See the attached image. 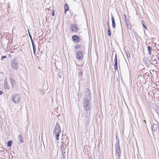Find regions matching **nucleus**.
<instances>
[{
	"instance_id": "obj_1",
	"label": "nucleus",
	"mask_w": 159,
	"mask_h": 159,
	"mask_svg": "<svg viewBox=\"0 0 159 159\" xmlns=\"http://www.w3.org/2000/svg\"><path fill=\"white\" fill-rule=\"evenodd\" d=\"M90 100L91 99L88 98H85L83 100V107L85 111H89L91 108Z\"/></svg>"
},
{
	"instance_id": "obj_2",
	"label": "nucleus",
	"mask_w": 159,
	"mask_h": 159,
	"mask_svg": "<svg viewBox=\"0 0 159 159\" xmlns=\"http://www.w3.org/2000/svg\"><path fill=\"white\" fill-rule=\"evenodd\" d=\"M61 131L59 125L57 124L55 127L53 134L55 135V138L57 140H59V137Z\"/></svg>"
},
{
	"instance_id": "obj_3",
	"label": "nucleus",
	"mask_w": 159,
	"mask_h": 159,
	"mask_svg": "<svg viewBox=\"0 0 159 159\" xmlns=\"http://www.w3.org/2000/svg\"><path fill=\"white\" fill-rule=\"evenodd\" d=\"M11 100L15 104H18L20 102L21 96L18 94L14 93L11 95Z\"/></svg>"
},
{
	"instance_id": "obj_4",
	"label": "nucleus",
	"mask_w": 159,
	"mask_h": 159,
	"mask_svg": "<svg viewBox=\"0 0 159 159\" xmlns=\"http://www.w3.org/2000/svg\"><path fill=\"white\" fill-rule=\"evenodd\" d=\"M11 64L12 68L14 70L18 69L19 65V61L18 59L15 57L11 62Z\"/></svg>"
},
{
	"instance_id": "obj_5",
	"label": "nucleus",
	"mask_w": 159,
	"mask_h": 159,
	"mask_svg": "<svg viewBox=\"0 0 159 159\" xmlns=\"http://www.w3.org/2000/svg\"><path fill=\"white\" fill-rule=\"evenodd\" d=\"M81 120L84 122L85 126L87 127L89 122V118L86 116H81Z\"/></svg>"
},
{
	"instance_id": "obj_6",
	"label": "nucleus",
	"mask_w": 159,
	"mask_h": 159,
	"mask_svg": "<svg viewBox=\"0 0 159 159\" xmlns=\"http://www.w3.org/2000/svg\"><path fill=\"white\" fill-rule=\"evenodd\" d=\"M116 153L117 154V156H118V158H119L120 157V156L121 154V152L119 146V140H118V142L116 143Z\"/></svg>"
},
{
	"instance_id": "obj_7",
	"label": "nucleus",
	"mask_w": 159,
	"mask_h": 159,
	"mask_svg": "<svg viewBox=\"0 0 159 159\" xmlns=\"http://www.w3.org/2000/svg\"><path fill=\"white\" fill-rule=\"evenodd\" d=\"M76 57L78 60H80L83 59L84 55L83 51H79L76 53Z\"/></svg>"
},
{
	"instance_id": "obj_8",
	"label": "nucleus",
	"mask_w": 159,
	"mask_h": 159,
	"mask_svg": "<svg viewBox=\"0 0 159 159\" xmlns=\"http://www.w3.org/2000/svg\"><path fill=\"white\" fill-rule=\"evenodd\" d=\"M73 40L76 43H79L81 41V39L80 37L77 35H74L72 37Z\"/></svg>"
},
{
	"instance_id": "obj_9",
	"label": "nucleus",
	"mask_w": 159,
	"mask_h": 159,
	"mask_svg": "<svg viewBox=\"0 0 159 159\" xmlns=\"http://www.w3.org/2000/svg\"><path fill=\"white\" fill-rule=\"evenodd\" d=\"M85 98H88L91 99V94L89 89L88 88H87L85 90Z\"/></svg>"
},
{
	"instance_id": "obj_10",
	"label": "nucleus",
	"mask_w": 159,
	"mask_h": 159,
	"mask_svg": "<svg viewBox=\"0 0 159 159\" xmlns=\"http://www.w3.org/2000/svg\"><path fill=\"white\" fill-rule=\"evenodd\" d=\"M70 30L73 32H76L78 31L79 29L77 25H75L70 26Z\"/></svg>"
},
{
	"instance_id": "obj_11",
	"label": "nucleus",
	"mask_w": 159,
	"mask_h": 159,
	"mask_svg": "<svg viewBox=\"0 0 159 159\" xmlns=\"http://www.w3.org/2000/svg\"><path fill=\"white\" fill-rule=\"evenodd\" d=\"M23 136H22L21 134H20L19 135L17 138V141L18 142V143L19 144H20L22 143H23L24 141L23 139Z\"/></svg>"
},
{
	"instance_id": "obj_12",
	"label": "nucleus",
	"mask_w": 159,
	"mask_h": 159,
	"mask_svg": "<svg viewBox=\"0 0 159 159\" xmlns=\"http://www.w3.org/2000/svg\"><path fill=\"white\" fill-rule=\"evenodd\" d=\"M115 64L114 65V68L115 70L116 71L117 70H118V65H117V58L116 56V54L115 57V59L114 60Z\"/></svg>"
},
{
	"instance_id": "obj_13",
	"label": "nucleus",
	"mask_w": 159,
	"mask_h": 159,
	"mask_svg": "<svg viewBox=\"0 0 159 159\" xmlns=\"http://www.w3.org/2000/svg\"><path fill=\"white\" fill-rule=\"evenodd\" d=\"M158 128V125L157 124H153L152 127V131L154 132L156 131Z\"/></svg>"
},
{
	"instance_id": "obj_14",
	"label": "nucleus",
	"mask_w": 159,
	"mask_h": 159,
	"mask_svg": "<svg viewBox=\"0 0 159 159\" xmlns=\"http://www.w3.org/2000/svg\"><path fill=\"white\" fill-rule=\"evenodd\" d=\"M111 16H112L111 17V21H112V27L113 29H115L116 28V23H115V22L114 17V16H112V14L111 15Z\"/></svg>"
},
{
	"instance_id": "obj_15",
	"label": "nucleus",
	"mask_w": 159,
	"mask_h": 159,
	"mask_svg": "<svg viewBox=\"0 0 159 159\" xmlns=\"http://www.w3.org/2000/svg\"><path fill=\"white\" fill-rule=\"evenodd\" d=\"M124 16L125 17V20L126 21V25H127V28L129 29H131V26L130 24V22L128 21L127 19L126 18V16L125 15H124Z\"/></svg>"
},
{
	"instance_id": "obj_16",
	"label": "nucleus",
	"mask_w": 159,
	"mask_h": 159,
	"mask_svg": "<svg viewBox=\"0 0 159 159\" xmlns=\"http://www.w3.org/2000/svg\"><path fill=\"white\" fill-rule=\"evenodd\" d=\"M9 79L12 86V87L13 88L15 84V81L11 78H10Z\"/></svg>"
},
{
	"instance_id": "obj_17",
	"label": "nucleus",
	"mask_w": 159,
	"mask_h": 159,
	"mask_svg": "<svg viewBox=\"0 0 159 159\" xmlns=\"http://www.w3.org/2000/svg\"><path fill=\"white\" fill-rule=\"evenodd\" d=\"M4 88L5 89L7 90H8L9 89V87L6 80H5L4 81Z\"/></svg>"
},
{
	"instance_id": "obj_18",
	"label": "nucleus",
	"mask_w": 159,
	"mask_h": 159,
	"mask_svg": "<svg viewBox=\"0 0 159 159\" xmlns=\"http://www.w3.org/2000/svg\"><path fill=\"white\" fill-rule=\"evenodd\" d=\"M65 13L66 14V12L69 9V7L67 4H65L64 5Z\"/></svg>"
},
{
	"instance_id": "obj_19",
	"label": "nucleus",
	"mask_w": 159,
	"mask_h": 159,
	"mask_svg": "<svg viewBox=\"0 0 159 159\" xmlns=\"http://www.w3.org/2000/svg\"><path fill=\"white\" fill-rule=\"evenodd\" d=\"M107 25H108V35L109 36H111V31L109 28V25L108 22H107Z\"/></svg>"
},
{
	"instance_id": "obj_20",
	"label": "nucleus",
	"mask_w": 159,
	"mask_h": 159,
	"mask_svg": "<svg viewBox=\"0 0 159 159\" xmlns=\"http://www.w3.org/2000/svg\"><path fill=\"white\" fill-rule=\"evenodd\" d=\"M148 53H149V55H151V51L152 50V48L151 47L148 46Z\"/></svg>"
},
{
	"instance_id": "obj_21",
	"label": "nucleus",
	"mask_w": 159,
	"mask_h": 159,
	"mask_svg": "<svg viewBox=\"0 0 159 159\" xmlns=\"http://www.w3.org/2000/svg\"><path fill=\"white\" fill-rule=\"evenodd\" d=\"M32 45L33 46V49L34 53V54H35L36 51V48H35V45L34 43H33Z\"/></svg>"
},
{
	"instance_id": "obj_22",
	"label": "nucleus",
	"mask_w": 159,
	"mask_h": 159,
	"mask_svg": "<svg viewBox=\"0 0 159 159\" xmlns=\"http://www.w3.org/2000/svg\"><path fill=\"white\" fill-rule=\"evenodd\" d=\"M12 142L11 141H9L7 143V146L9 147H11V145Z\"/></svg>"
},
{
	"instance_id": "obj_23",
	"label": "nucleus",
	"mask_w": 159,
	"mask_h": 159,
	"mask_svg": "<svg viewBox=\"0 0 159 159\" xmlns=\"http://www.w3.org/2000/svg\"><path fill=\"white\" fill-rule=\"evenodd\" d=\"M144 21H142V24L143 26V27H144V28L146 29V30H147V26H146V25L144 24Z\"/></svg>"
},
{
	"instance_id": "obj_24",
	"label": "nucleus",
	"mask_w": 159,
	"mask_h": 159,
	"mask_svg": "<svg viewBox=\"0 0 159 159\" xmlns=\"http://www.w3.org/2000/svg\"><path fill=\"white\" fill-rule=\"evenodd\" d=\"M126 54L127 57H129L130 58V53H129V51H127V52H126Z\"/></svg>"
},
{
	"instance_id": "obj_25",
	"label": "nucleus",
	"mask_w": 159,
	"mask_h": 159,
	"mask_svg": "<svg viewBox=\"0 0 159 159\" xmlns=\"http://www.w3.org/2000/svg\"><path fill=\"white\" fill-rule=\"evenodd\" d=\"M83 74V72L82 71H80L79 73V75L80 76H82V75Z\"/></svg>"
},
{
	"instance_id": "obj_26",
	"label": "nucleus",
	"mask_w": 159,
	"mask_h": 159,
	"mask_svg": "<svg viewBox=\"0 0 159 159\" xmlns=\"http://www.w3.org/2000/svg\"><path fill=\"white\" fill-rule=\"evenodd\" d=\"M80 46L79 45H77L75 46V48L76 49H78L80 47Z\"/></svg>"
},
{
	"instance_id": "obj_27",
	"label": "nucleus",
	"mask_w": 159,
	"mask_h": 159,
	"mask_svg": "<svg viewBox=\"0 0 159 159\" xmlns=\"http://www.w3.org/2000/svg\"><path fill=\"white\" fill-rule=\"evenodd\" d=\"M6 58V56H2L1 57V60H2L3 59Z\"/></svg>"
},
{
	"instance_id": "obj_28",
	"label": "nucleus",
	"mask_w": 159,
	"mask_h": 159,
	"mask_svg": "<svg viewBox=\"0 0 159 159\" xmlns=\"http://www.w3.org/2000/svg\"><path fill=\"white\" fill-rule=\"evenodd\" d=\"M51 14H52V16H54V15H55V12H54V11H53L52 12Z\"/></svg>"
},
{
	"instance_id": "obj_29",
	"label": "nucleus",
	"mask_w": 159,
	"mask_h": 159,
	"mask_svg": "<svg viewBox=\"0 0 159 159\" xmlns=\"http://www.w3.org/2000/svg\"><path fill=\"white\" fill-rule=\"evenodd\" d=\"M41 92V93H44V90L42 89H40L39 90Z\"/></svg>"
},
{
	"instance_id": "obj_30",
	"label": "nucleus",
	"mask_w": 159,
	"mask_h": 159,
	"mask_svg": "<svg viewBox=\"0 0 159 159\" xmlns=\"http://www.w3.org/2000/svg\"><path fill=\"white\" fill-rule=\"evenodd\" d=\"M58 75L59 77L61 79L63 76H62L61 75H60L59 74Z\"/></svg>"
},
{
	"instance_id": "obj_31",
	"label": "nucleus",
	"mask_w": 159,
	"mask_h": 159,
	"mask_svg": "<svg viewBox=\"0 0 159 159\" xmlns=\"http://www.w3.org/2000/svg\"><path fill=\"white\" fill-rule=\"evenodd\" d=\"M3 93V92L2 91L0 90V95H2Z\"/></svg>"
},
{
	"instance_id": "obj_32",
	"label": "nucleus",
	"mask_w": 159,
	"mask_h": 159,
	"mask_svg": "<svg viewBox=\"0 0 159 159\" xmlns=\"http://www.w3.org/2000/svg\"><path fill=\"white\" fill-rule=\"evenodd\" d=\"M29 35L30 37V38H32V36H31L30 34V33L29 32Z\"/></svg>"
},
{
	"instance_id": "obj_33",
	"label": "nucleus",
	"mask_w": 159,
	"mask_h": 159,
	"mask_svg": "<svg viewBox=\"0 0 159 159\" xmlns=\"http://www.w3.org/2000/svg\"><path fill=\"white\" fill-rule=\"evenodd\" d=\"M31 40V42H32V44H33V43H34V42H33V39L32 40Z\"/></svg>"
},
{
	"instance_id": "obj_34",
	"label": "nucleus",
	"mask_w": 159,
	"mask_h": 159,
	"mask_svg": "<svg viewBox=\"0 0 159 159\" xmlns=\"http://www.w3.org/2000/svg\"><path fill=\"white\" fill-rule=\"evenodd\" d=\"M62 153L63 155L64 153H65V152H64L63 151H62Z\"/></svg>"
},
{
	"instance_id": "obj_35",
	"label": "nucleus",
	"mask_w": 159,
	"mask_h": 159,
	"mask_svg": "<svg viewBox=\"0 0 159 159\" xmlns=\"http://www.w3.org/2000/svg\"><path fill=\"white\" fill-rule=\"evenodd\" d=\"M153 56V55H152V56L151 57V60H152V57Z\"/></svg>"
},
{
	"instance_id": "obj_36",
	"label": "nucleus",
	"mask_w": 159,
	"mask_h": 159,
	"mask_svg": "<svg viewBox=\"0 0 159 159\" xmlns=\"http://www.w3.org/2000/svg\"><path fill=\"white\" fill-rule=\"evenodd\" d=\"M154 61H157V60L156 59H154Z\"/></svg>"
},
{
	"instance_id": "obj_37",
	"label": "nucleus",
	"mask_w": 159,
	"mask_h": 159,
	"mask_svg": "<svg viewBox=\"0 0 159 159\" xmlns=\"http://www.w3.org/2000/svg\"><path fill=\"white\" fill-rule=\"evenodd\" d=\"M143 122H144L145 123H146V121L145 120H144L143 121Z\"/></svg>"
},
{
	"instance_id": "obj_38",
	"label": "nucleus",
	"mask_w": 159,
	"mask_h": 159,
	"mask_svg": "<svg viewBox=\"0 0 159 159\" xmlns=\"http://www.w3.org/2000/svg\"><path fill=\"white\" fill-rule=\"evenodd\" d=\"M30 39L31 40H32L33 39L32 38H30Z\"/></svg>"
},
{
	"instance_id": "obj_39",
	"label": "nucleus",
	"mask_w": 159,
	"mask_h": 159,
	"mask_svg": "<svg viewBox=\"0 0 159 159\" xmlns=\"http://www.w3.org/2000/svg\"><path fill=\"white\" fill-rule=\"evenodd\" d=\"M157 46H159V45H157Z\"/></svg>"
},
{
	"instance_id": "obj_40",
	"label": "nucleus",
	"mask_w": 159,
	"mask_h": 159,
	"mask_svg": "<svg viewBox=\"0 0 159 159\" xmlns=\"http://www.w3.org/2000/svg\"><path fill=\"white\" fill-rule=\"evenodd\" d=\"M158 60L159 61V58H158Z\"/></svg>"
}]
</instances>
